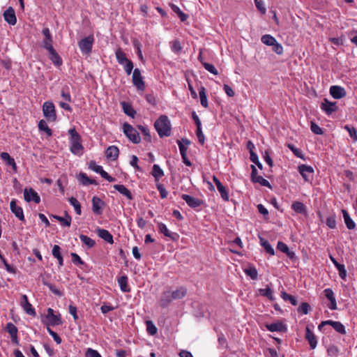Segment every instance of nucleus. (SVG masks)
<instances>
[{
	"mask_svg": "<svg viewBox=\"0 0 357 357\" xmlns=\"http://www.w3.org/2000/svg\"><path fill=\"white\" fill-rule=\"evenodd\" d=\"M173 300V298L171 297V292L165 291L160 299V305L163 308L167 307Z\"/></svg>",
	"mask_w": 357,
	"mask_h": 357,
	"instance_id": "obj_25",
	"label": "nucleus"
},
{
	"mask_svg": "<svg viewBox=\"0 0 357 357\" xmlns=\"http://www.w3.org/2000/svg\"><path fill=\"white\" fill-rule=\"evenodd\" d=\"M156 187H157L158 190L160 192V195L161 198H162V199L166 198L168 192L166 190V189L165 188L164 185L161 183H157Z\"/></svg>",
	"mask_w": 357,
	"mask_h": 357,
	"instance_id": "obj_58",
	"label": "nucleus"
},
{
	"mask_svg": "<svg viewBox=\"0 0 357 357\" xmlns=\"http://www.w3.org/2000/svg\"><path fill=\"white\" fill-rule=\"evenodd\" d=\"M128 277L126 275H122L118 278V283L120 289L123 292L128 293L130 291V289L128 285Z\"/></svg>",
	"mask_w": 357,
	"mask_h": 357,
	"instance_id": "obj_30",
	"label": "nucleus"
},
{
	"mask_svg": "<svg viewBox=\"0 0 357 357\" xmlns=\"http://www.w3.org/2000/svg\"><path fill=\"white\" fill-rule=\"evenodd\" d=\"M245 273L247 275L250 276L251 279L255 280L257 278V271L253 266H250L245 269Z\"/></svg>",
	"mask_w": 357,
	"mask_h": 357,
	"instance_id": "obj_49",
	"label": "nucleus"
},
{
	"mask_svg": "<svg viewBox=\"0 0 357 357\" xmlns=\"http://www.w3.org/2000/svg\"><path fill=\"white\" fill-rule=\"evenodd\" d=\"M287 147L293 152V153L299 158H304V155L300 149L296 148L291 144H288Z\"/></svg>",
	"mask_w": 357,
	"mask_h": 357,
	"instance_id": "obj_47",
	"label": "nucleus"
},
{
	"mask_svg": "<svg viewBox=\"0 0 357 357\" xmlns=\"http://www.w3.org/2000/svg\"><path fill=\"white\" fill-rule=\"evenodd\" d=\"M21 306L26 314L33 317L36 315V311L34 308H33L31 304L29 302L26 295L22 296Z\"/></svg>",
	"mask_w": 357,
	"mask_h": 357,
	"instance_id": "obj_15",
	"label": "nucleus"
},
{
	"mask_svg": "<svg viewBox=\"0 0 357 357\" xmlns=\"http://www.w3.org/2000/svg\"><path fill=\"white\" fill-rule=\"evenodd\" d=\"M5 21L10 25H15L17 22V18L15 10L13 7H8L3 13Z\"/></svg>",
	"mask_w": 357,
	"mask_h": 357,
	"instance_id": "obj_13",
	"label": "nucleus"
},
{
	"mask_svg": "<svg viewBox=\"0 0 357 357\" xmlns=\"http://www.w3.org/2000/svg\"><path fill=\"white\" fill-rule=\"evenodd\" d=\"M38 128L41 131L45 132L47 136L50 137L52 135V130L48 127L45 120H40L38 123Z\"/></svg>",
	"mask_w": 357,
	"mask_h": 357,
	"instance_id": "obj_40",
	"label": "nucleus"
},
{
	"mask_svg": "<svg viewBox=\"0 0 357 357\" xmlns=\"http://www.w3.org/2000/svg\"><path fill=\"white\" fill-rule=\"evenodd\" d=\"M269 331L280 332V333H284L287 331V326L284 323V321H282L281 320H278L275 322L269 324Z\"/></svg>",
	"mask_w": 357,
	"mask_h": 357,
	"instance_id": "obj_14",
	"label": "nucleus"
},
{
	"mask_svg": "<svg viewBox=\"0 0 357 357\" xmlns=\"http://www.w3.org/2000/svg\"><path fill=\"white\" fill-rule=\"evenodd\" d=\"M124 66V70L126 71V73H127V75H130L131 73H132V70L133 69V63L131 60H129L128 62H126V63H124V65H123Z\"/></svg>",
	"mask_w": 357,
	"mask_h": 357,
	"instance_id": "obj_61",
	"label": "nucleus"
},
{
	"mask_svg": "<svg viewBox=\"0 0 357 357\" xmlns=\"http://www.w3.org/2000/svg\"><path fill=\"white\" fill-rule=\"evenodd\" d=\"M324 296L329 301H332L335 298L333 291L330 288L324 289Z\"/></svg>",
	"mask_w": 357,
	"mask_h": 357,
	"instance_id": "obj_64",
	"label": "nucleus"
},
{
	"mask_svg": "<svg viewBox=\"0 0 357 357\" xmlns=\"http://www.w3.org/2000/svg\"><path fill=\"white\" fill-rule=\"evenodd\" d=\"M196 135L198 138V141L201 144H204L205 137L202 130V127L197 128Z\"/></svg>",
	"mask_w": 357,
	"mask_h": 357,
	"instance_id": "obj_60",
	"label": "nucleus"
},
{
	"mask_svg": "<svg viewBox=\"0 0 357 357\" xmlns=\"http://www.w3.org/2000/svg\"><path fill=\"white\" fill-rule=\"evenodd\" d=\"M42 33L45 36V39L43 40V47L47 50L49 45H52V38L48 28H44L42 31Z\"/></svg>",
	"mask_w": 357,
	"mask_h": 357,
	"instance_id": "obj_29",
	"label": "nucleus"
},
{
	"mask_svg": "<svg viewBox=\"0 0 357 357\" xmlns=\"http://www.w3.org/2000/svg\"><path fill=\"white\" fill-rule=\"evenodd\" d=\"M344 129L349 132V136L353 139L354 142H357V130L355 128L348 125L344 126Z\"/></svg>",
	"mask_w": 357,
	"mask_h": 357,
	"instance_id": "obj_48",
	"label": "nucleus"
},
{
	"mask_svg": "<svg viewBox=\"0 0 357 357\" xmlns=\"http://www.w3.org/2000/svg\"><path fill=\"white\" fill-rule=\"evenodd\" d=\"M24 200L27 202H30L33 201L36 204H39L40 202V196L32 188H29V189L25 188L24 189Z\"/></svg>",
	"mask_w": 357,
	"mask_h": 357,
	"instance_id": "obj_11",
	"label": "nucleus"
},
{
	"mask_svg": "<svg viewBox=\"0 0 357 357\" xmlns=\"http://www.w3.org/2000/svg\"><path fill=\"white\" fill-rule=\"evenodd\" d=\"M298 169L305 181L309 182L312 180L314 169L311 166L301 165L298 167Z\"/></svg>",
	"mask_w": 357,
	"mask_h": 357,
	"instance_id": "obj_7",
	"label": "nucleus"
},
{
	"mask_svg": "<svg viewBox=\"0 0 357 357\" xmlns=\"http://www.w3.org/2000/svg\"><path fill=\"white\" fill-rule=\"evenodd\" d=\"M330 94L335 99H340L346 96L347 92L342 86L333 85L330 87Z\"/></svg>",
	"mask_w": 357,
	"mask_h": 357,
	"instance_id": "obj_12",
	"label": "nucleus"
},
{
	"mask_svg": "<svg viewBox=\"0 0 357 357\" xmlns=\"http://www.w3.org/2000/svg\"><path fill=\"white\" fill-rule=\"evenodd\" d=\"M334 330L342 335L346 334V330L344 326L340 321H335L334 326H333Z\"/></svg>",
	"mask_w": 357,
	"mask_h": 357,
	"instance_id": "obj_50",
	"label": "nucleus"
},
{
	"mask_svg": "<svg viewBox=\"0 0 357 357\" xmlns=\"http://www.w3.org/2000/svg\"><path fill=\"white\" fill-rule=\"evenodd\" d=\"M199 94L201 105L204 107L207 108L208 107V101H207V97H206V89L204 86H202L199 89Z\"/></svg>",
	"mask_w": 357,
	"mask_h": 357,
	"instance_id": "obj_37",
	"label": "nucleus"
},
{
	"mask_svg": "<svg viewBox=\"0 0 357 357\" xmlns=\"http://www.w3.org/2000/svg\"><path fill=\"white\" fill-rule=\"evenodd\" d=\"M113 187L116 190H117L119 193L126 197L129 200H132L133 199V196L131 192L123 185L116 184L114 185Z\"/></svg>",
	"mask_w": 357,
	"mask_h": 357,
	"instance_id": "obj_27",
	"label": "nucleus"
},
{
	"mask_svg": "<svg viewBox=\"0 0 357 357\" xmlns=\"http://www.w3.org/2000/svg\"><path fill=\"white\" fill-rule=\"evenodd\" d=\"M326 225L331 229H335L336 227L335 215H332L326 218Z\"/></svg>",
	"mask_w": 357,
	"mask_h": 357,
	"instance_id": "obj_53",
	"label": "nucleus"
},
{
	"mask_svg": "<svg viewBox=\"0 0 357 357\" xmlns=\"http://www.w3.org/2000/svg\"><path fill=\"white\" fill-rule=\"evenodd\" d=\"M79 238L82 241V242L84 245H86L89 248H91L96 245L95 241L86 235L80 234Z\"/></svg>",
	"mask_w": 357,
	"mask_h": 357,
	"instance_id": "obj_39",
	"label": "nucleus"
},
{
	"mask_svg": "<svg viewBox=\"0 0 357 357\" xmlns=\"http://www.w3.org/2000/svg\"><path fill=\"white\" fill-rule=\"evenodd\" d=\"M170 6L172 10L178 15L181 22H185L188 19V15L183 13L177 6L172 3Z\"/></svg>",
	"mask_w": 357,
	"mask_h": 357,
	"instance_id": "obj_36",
	"label": "nucleus"
},
{
	"mask_svg": "<svg viewBox=\"0 0 357 357\" xmlns=\"http://www.w3.org/2000/svg\"><path fill=\"white\" fill-rule=\"evenodd\" d=\"M97 233L99 237L105 240L106 242L112 244L114 243L112 235L105 229H98Z\"/></svg>",
	"mask_w": 357,
	"mask_h": 357,
	"instance_id": "obj_26",
	"label": "nucleus"
},
{
	"mask_svg": "<svg viewBox=\"0 0 357 357\" xmlns=\"http://www.w3.org/2000/svg\"><path fill=\"white\" fill-rule=\"evenodd\" d=\"M71 257H72V261L74 263V264H79V265H83L84 264V262L82 260V259L80 258V257L76 254V253H71Z\"/></svg>",
	"mask_w": 357,
	"mask_h": 357,
	"instance_id": "obj_62",
	"label": "nucleus"
},
{
	"mask_svg": "<svg viewBox=\"0 0 357 357\" xmlns=\"http://www.w3.org/2000/svg\"><path fill=\"white\" fill-rule=\"evenodd\" d=\"M147 333L151 335H155L158 332V328L151 320L146 321Z\"/></svg>",
	"mask_w": 357,
	"mask_h": 357,
	"instance_id": "obj_42",
	"label": "nucleus"
},
{
	"mask_svg": "<svg viewBox=\"0 0 357 357\" xmlns=\"http://www.w3.org/2000/svg\"><path fill=\"white\" fill-rule=\"evenodd\" d=\"M310 129L316 135H322L324 133L322 128L313 121H311Z\"/></svg>",
	"mask_w": 357,
	"mask_h": 357,
	"instance_id": "obj_54",
	"label": "nucleus"
},
{
	"mask_svg": "<svg viewBox=\"0 0 357 357\" xmlns=\"http://www.w3.org/2000/svg\"><path fill=\"white\" fill-rule=\"evenodd\" d=\"M310 310V306L307 303H302V304L298 307V312L303 314H307Z\"/></svg>",
	"mask_w": 357,
	"mask_h": 357,
	"instance_id": "obj_52",
	"label": "nucleus"
},
{
	"mask_svg": "<svg viewBox=\"0 0 357 357\" xmlns=\"http://www.w3.org/2000/svg\"><path fill=\"white\" fill-rule=\"evenodd\" d=\"M68 201L70 204L74 207L75 213L77 215H81L82 213V209H81V204L77 201V199L73 197L68 199Z\"/></svg>",
	"mask_w": 357,
	"mask_h": 357,
	"instance_id": "obj_43",
	"label": "nucleus"
},
{
	"mask_svg": "<svg viewBox=\"0 0 357 357\" xmlns=\"http://www.w3.org/2000/svg\"><path fill=\"white\" fill-rule=\"evenodd\" d=\"M122 107L124 113L130 116L133 117L134 115L136 114V112L133 109L132 107L127 102H123Z\"/></svg>",
	"mask_w": 357,
	"mask_h": 357,
	"instance_id": "obj_44",
	"label": "nucleus"
},
{
	"mask_svg": "<svg viewBox=\"0 0 357 357\" xmlns=\"http://www.w3.org/2000/svg\"><path fill=\"white\" fill-rule=\"evenodd\" d=\"M10 208L13 213L20 220H24L23 209L16 204V201L13 199L10 203Z\"/></svg>",
	"mask_w": 357,
	"mask_h": 357,
	"instance_id": "obj_18",
	"label": "nucleus"
},
{
	"mask_svg": "<svg viewBox=\"0 0 357 357\" xmlns=\"http://www.w3.org/2000/svg\"><path fill=\"white\" fill-rule=\"evenodd\" d=\"M43 112L45 117L49 121H55L56 114L55 107L52 102H45L43 105Z\"/></svg>",
	"mask_w": 357,
	"mask_h": 357,
	"instance_id": "obj_5",
	"label": "nucleus"
},
{
	"mask_svg": "<svg viewBox=\"0 0 357 357\" xmlns=\"http://www.w3.org/2000/svg\"><path fill=\"white\" fill-rule=\"evenodd\" d=\"M5 330L10 334V337L17 335V328L13 323H8Z\"/></svg>",
	"mask_w": 357,
	"mask_h": 357,
	"instance_id": "obj_46",
	"label": "nucleus"
},
{
	"mask_svg": "<svg viewBox=\"0 0 357 357\" xmlns=\"http://www.w3.org/2000/svg\"><path fill=\"white\" fill-rule=\"evenodd\" d=\"M186 288L181 287L176 290L171 292V297L173 298L174 300L181 299L186 295Z\"/></svg>",
	"mask_w": 357,
	"mask_h": 357,
	"instance_id": "obj_32",
	"label": "nucleus"
},
{
	"mask_svg": "<svg viewBox=\"0 0 357 357\" xmlns=\"http://www.w3.org/2000/svg\"><path fill=\"white\" fill-rule=\"evenodd\" d=\"M277 249L287 255L290 259H296V254L294 252L289 250L287 244L283 242L279 241L277 245Z\"/></svg>",
	"mask_w": 357,
	"mask_h": 357,
	"instance_id": "obj_22",
	"label": "nucleus"
},
{
	"mask_svg": "<svg viewBox=\"0 0 357 357\" xmlns=\"http://www.w3.org/2000/svg\"><path fill=\"white\" fill-rule=\"evenodd\" d=\"M123 132L126 136L134 144H139L141 138L136 129L128 123L123 124Z\"/></svg>",
	"mask_w": 357,
	"mask_h": 357,
	"instance_id": "obj_3",
	"label": "nucleus"
},
{
	"mask_svg": "<svg viewBox=\"0 0 357 357\" xmlns=\"http://www.w3.org/2000/svg\"><path fill=\"white\" fill-rule=\"evenodd\" d=\"M291 208L297 213L305 214L306 213V206L301 202H294L291 204Z\"/></svg>",
	"mask_w": 357,
	"mask_h": 357,
	"instance_id": "obj_33",
	"label": "nucleus"
},
{
	"mask_svg": "<svg viewBox=\"0 0 357 357\" xmlns=\"http://www.w3.org/2000/svg\"><path fill=\"white\" fill-rule=\"evenodd\" d=\"M158 228L160 233L173 241H176L178 238V235L176 233L171 232L164 223L159 222Z\"/></svg>",
	"mask_w": 357,
	"mask_h": 357,
	"instance_id": "obj_21",
	"label": "nucleus"
},
{
	"mask_svg": "<svg viewBox=\"0 0 357 357\" xmlns=\"http://www.w3.org/2000/svg\"><path fill=\"white\" fill-rule=\"evenodd\" d=\"M116 57L119 63L121 65H124V63L129 61L126 54L121 49H118L116 51Z\"/></svg>",
	"mask_w": 357,
	"mask_h": 357,
	"instance_id": "obj_35",
	"label": "nucleus"
},
{
	"mask_svg": "<svg viewBox=\"0 0 357 357\" xmlns=\"http://www.w3.org/2000/svg\"><path fill=\"white\" fill-rule=\"evenodd\" d=\"M320 107L327 115H331L338 109L335 102H331L327 98L324 99Z\"/></svg>",
	"mask_w": 357,
	"mask_h": 357,
	"instance_id": "obj_9",
	"label": "nucleus"
},
{
	"mask_svg": "<svg viewBox=\"0 0 357 357\" xmlns=\"http://www.w3.org/2000/svg\"><path fill=\"white\" fill-rule=\"evenodd\" d=\"M213 180L217 187L218 190L219 191L221 197L225 201L229 200V193L227 188L222 185V183L220 181V180L216 177L213 176Z\"/></svg>",
	"mask_w": 357,
	"mask_h": 357,
	"instance_id": "obj_20",
	"label": "nucleus"
},
{
	"mask_svg": "<svg viewBox=\"0 0 357 357\" xmlns=\"http://www.w3.org/2000/svg\"><path fill=\"white\" fill-rule=\"evenodd\" d=\"M250 160L255 163L260 169H262V164L259 162L257 155L254 152L251 151V155L250 157Z\"/></svg>",
	"mask_w": 357,
	"mask_h": 357,
	"instance_id": "obj_57",
	"label": "nucleus"
},
{
	"mask_svg": "<svg viewBox=\"0 0 357 357\" xmlns=\"http://www.w3.org/2000/svg\"><path fill=\"white\" fill-rule=\"evenodd\" d=\"M281 296L284 301H289L292 305L296 306L298 305V301L295 296H291L285 291L281 292Z\"/></svg>",
	"mask_w": 357,
	"mask_h": 357,
	"instance_id": "obj_38",
	"label": "nucleus"
},
{
	"mask_svg": "<svg viewBox=\"0 0 357 357\" xmlns=\"http://www.w3.org/2000/svg\"><path fill=\"white\" fill-rule=\"evenodd\" d=\"M154 126L160 137L170 136L171 123L167 116L161 115L155 121Z\"/></svg>",
	"mask_w": 357,
	"mask_h": 357,
	"instance_id": "obj_1",
	"label": "nucleus"
},
{
	"mask_svg": "<svg viewBox=\"0 0 357 357\" xmlns=\"http://www.w3.org/2000/svg\"><path fill=\"white\" fill-rule=\"evenodd\" d=\"M68 133L70 135V151L75 155H81L84 149L81 143V136L75 128L70 129Z\"/></svg>",
	"mask_w": 357,
	"mask_h": 357,
	"instance_id": "obj_2",
	"label": "nucleus"
},
{
	"mask_svg": "<svg viewBox=\"0 0 357 357\" xmlns=\"http://www.w3.org/2000/svg\"><path fill=\"white\" fill-rule=\"evenodd\" d=\"M342 213L347 227L349 229H354L356 227V224L354 221L351 218L348 212L345 209H342Z\"/></svg>",
	"mask_w": 357,
	"mask_h": 357,
	"instance_id": "obj_28",
	"label": "nucleus"
},
{
	"mask_svg": "<svg viewBox=\"0 0 357 357\" xmlns=\"http://www.w3.org/2000/svg\"><path fill=\"white\" fill-rule=\"evenodd\" d=\"M44 323L47 326H54L61 325L62 324V321L60 314H54V310L52 308H48Z\"/></svg>",
	"mask_w": 357,
	"mask_h": 357,
	"instance_id": "obj_4",
	"label": "nucleus"
},
{
	"mask_svg": "<svg viewBox=\"0 0 357 357\" xmlns=\"http://www.w3.org/2000/svg\"><path fill=\"white\" fill-rule=\"evenodd\" d=\"M86 357H101L100 354L96 351L91 348L87 349L86 351Z\"/></svg>",
	"mask_w": 357,
	"mask_h": 357,
	"instance_id": "obj_63",
	"label": "nucleus"
},
{
	"mask_svg": "<svg viewBox=\"0 0 357 357\" xmlns=\"http://www.w3.org/2000/svg\"><path fill=\"white\" fill-rule=\"evenodd\" d=\"M132 83L138 90L143 91L145 88V84L139 68H135L133 70Z\"/></svg>",
	"mask_w": 357,
	"mask_h": 357,
	"instance_id": "obj_8",
	"label": "nucleus"
},
{
	"mask_svg": "<svg viewBox=\"0 0 357 357\" xmlns=\"http://www.w3.org/2000/svg\"><path fill=\"white\" fill-rule=\"evenodd\" d=\"M91 178L83 172H80L79 174V180L84 185H88Z\"/></svg>",
	"mask_w": 357,
	"mask_h": 357,
	"instance_id": "obj_59",
	"label": "nucleus"
},
{
	"mask_svg": "<svg viewBox=\"0 0 357 357\" xmlns=\"http://www.w3.org/2000/svg\"><path fill=\"white\" fill-rule=\"evenodd\" d=\"M335 268L338 271L340 278L345 280L347 278V271L345 269L344 265L340 264L338 266L337 265Z\"/></svg>",
	"mask_w": 357,
	"mask_h": 357,
	"instance_id": "obj_51",
	"label": "nucleus"
},
{
	"mask_svg": "<svg viewBox=\"0 0 357 357\" xmlns=\"http://www.w3.org/2000/svg\"><path fill=\"white\" fill-rule=\"evenodd\" d=\"M340 354V349L335 344H331L327 348V354L331 357H337Z\"/></svg>",
	"mask_w": 357,
	"mask_h": 357,
	"instance_id": "obj_41",
	"label": "nucleus"
},
{
	"mask_svg": "<svg viewBox=\"0 0 357 357\" xmlns=\"http://www.w3.org/2000/svg\"><path fill=\"white\" fill-rule=\"evenodd\" d=\"M181 198L187 203V204L190 208H197L204 204L203 200L198 199V198L193 197L186 195V194H183L181 195Z\"/></svg>",
	"mask_w": 357,
	"mask_h": 357,
	"instance_id": "obj_10",
	"label": "nucleus"
},
{
	"mask_svg": "<svg viewBox=\"0 0 357 357\" xmlns=\"http://www.w3.org/2000/svg\"><path fill=\"white\" fill-rule=\"evenodd\" d=\"M202 65L204 66V68L206 70H208V72H210L211 73L215 75L218 74V71L217 70V69L215 68V66L213 64L206 62V63H202Z\"/></svg>",
	"mask_w": 357,
	"mask_h": 357,
	"instance_id": "obj_56",
	"label": "nucleus"
},
{
	"mask_svg": "<svg viewBox=\"0 0 357 357\" xmlns=\"http://www.w3.org/2000/svg\"><path fill=\"white\" fill-rule=\"evenodd\" d=\"M269 46L272 47V50L278 54H282L283 47L281 44L278 43L275 38L269 35Z\"/></svg>",
	"mask_w": 357,
	"mask_h": 357,
	"instance_id": "obj_24",
	"label": "nucleus"
},
{
	"mask_svg": "<svg viewBox=\"0 0 357 357\" xmlns=\"http://www.w3.org/2000/svg\"><path fill=\"white\" fill-rule=\"evenodd\" d=\"M93 40V36H89L79 42V47L83 54H89L91 52Z\"/></svg>",
	"mask_w": 357,
	"mask_h": 357,
	"instance_id": "obj_6",
	"label": "nucleus"
},
{
	"mask_svg": "<svg viewBox=\"0 0 357 357\" xmlns=\"http://www.w3.org/2000/svg\"><path fill=\"white\" fill-rule=\"evenodd\" d=\"M104 206V202H102L99 197L95 196L92 198V211L95 214L101 215Z\"/></svg>",
	"mask_w": 357,
	"mask_h": 357,
	"instance_id": "obj_17",
	"label": "nucleus"
},
{
	"mask_svg": "<svg viewBox=\"0 0 357 357\" xmlns=\"http://www.w3.org/2000/svg\"><path fill=\"white\" fill-rule=\"evenodd\" d=\"M151 174L155 178V181H158L159 178L164 176V172L158 165H153Z\"/></svg>",
	"mask_w": 357,
	"mask_h": 357,
	"instance_id": "obj_34",
	"label": "nucleus"
},
{
	"mask_svg": "<svg viewBox=\"0 0 357 357\" xmlns=\"http://www.w3.org/2000/svg\"><path fill=\"white\" fill-rule=\"evenodd\" d=\"M1 158L3 160H4L6 164L9 166H11L14 171L17 170V165L15 162V160L10 156V155L6 152H2L1 153Z\"/></svg>",
	"mask_w": 357,
	"mask_h": 357,
	"instance_id": "obj_31",
	"label": "nucleus"
},
{
	"mask_svg": "<svg viewBox=\"0 0 357 357\" xmlns=\"http://www.w3.org/2000/svg\"><path fill=\"white\" fill-rule=\"evenodd\" d=\"M47 50L50 54V59L52 61V63L56 66H60L62 65V59L59 55V54L54 49L52 45H49Z\"/></svg>",
	"mask_w": 357,
	"mask_h": 357,
	"instance_id": "obj_16",
	"label": "nucleus"
},
{
	"mask_svg": "<svg viewBox=\"0 0 357 357\" xmlns=\"http://www.w3.org/2000/svg\"><path fill=\"white\" fill-rule=\"evenodd\" d=\"M106 157L111 160H116L118 158L119 150L116 146H110L106 150Z\"/></svg>",
	"mask_w": 357,
	"mask_h": 357,
	"instance_id": "obj_23",
	"label": "nucleus"
},
{
	"mask_svg": "<svg viewBox=\"0 0 357 357\" xmlns=\"http://www.w3.org/2000/svg\"><path fill=\"white\" fill-rule=\"evenodd\" d=\"M71 220L72 218L67 212H65V217H61L60 218H58V221L61 223L62 226L64 227H70L71 224Z\"/></svg>",
	"mask_w": 357,
	"mask_h": 357,
	"instance_id": "obj_45",
	"label": "nucleus"
},
{
	"mask_svg": "<svg viewBox=\"0 0 357 357\" xmlns=\"http://www.w3.org/2000/svg\"><path fill=\"white\" fill-rule=\"evenodd\" d=\"M61 96L66 102L71 101V96L70 92L68 91V88L67 86L62 88L61 91Z\"/></svg>",
	"mask_w": 357,
	"mask_h": 357,
	"instance_id": "obj_55",
	"label": "nucleus"
},
{
	"mask_svg": "<svg viewBox=\"0 0 357 357\" xmlns=\"http://www.w3.org/2000/svg\"><path fill=\"white\" fill-rule=\"evenodd\" d=\"M305 338L308 342L312 349H314L317 345V338L312 331L308 326L306 327Z\"/></svg>",
	"mask_w": 357,
	"mask_h": 357,
	"instance_id": "obj_19",
	"label": "nucleus"
}]
</instances>
